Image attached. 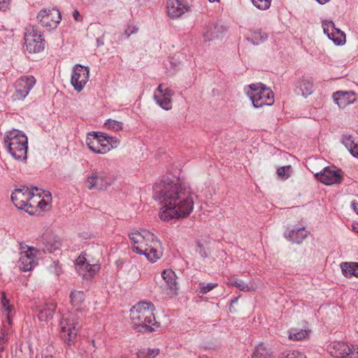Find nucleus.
Wrapping results in <instances>:
<instances>
[{
  "label": "nucleus",
  "instance_id": "22",
  "mask_svg": "<svg viewBox=\"0 0 358 358\" xmlns=\"http://www.w3.org/2000/svg\"><path fill=\"white\" fill-rule=\"evenodd\" d=\"M56 304L53 302L45 303V306L37 310V315L41 321H48L52 318L56 310Z\"/></svg>",
  "mask_w": 358,
  "mask_h": 358
},
{
  "label": "nucleus",
  "instance_id": "48",
  "mask_svg": "<svg viewBox=\"0 0 358 358\" xmlns=\"http://www.w3.org/2000/svg\"><path fill=\"white\" fill-rule=\"evenodd\" d=\"M10 0H0V10H6L9 5Z\"/></svg>",
  "mask_w": 358,
  "mask_h": 358
},
{
  "label": "nucleus",
  "instance_id": "29",
  "mask_svg": "<svg viewBox=\"0 0 358 358\" xmlns=\"http://www.w3.org/2000/svg\"><path fill=\"white\" fill-rule=\"evenodd\" d=\"M299 90L301 95L304 97L311 94L314 91L312 81L308 79L303 78L299 84Z\"/></svg>",
  "mask_w": 358,
  "mask_h": 358
},
{
  "label": "nucleus",
  "instance_id": "12",
  "mask_svg": "<svg viewBox=\"0 0 358 358\" xmlns=\"http://www.w3.org/2000/svg\"><path fill=\"white\" fill-rule=\"evenodd\" d=\"M37 19L42 26L49 28L56 27L61 21V15L57 9H43L38 15Z\"/></svg>",
  "mask_w": 358,
  "mask_h": 358
},
{
  "label": "nucleus",
  "instance_id": "38",
  "mask_svg": "<svg viewBox=\"0 0 358 358\" xmlns=\"http://www.w3.org/2000/svg\"><path fill=\"white\" fill-rule=\"evenodd\" d=\"M279 358H306V356L297 351H285Z\"/></svg>",
  "mask_w": 358,
  "mask_h": 358
},
{
  "label": "nucleus",
  "instance_id": "36",
  "mask_svg": "<svg viewBox=\"0 0 358 358\" xmlns=\"http://www.w3.org/2000/svg\"><path fill=\"white\" fill-rule=\"evenodd\" d=\"M218 285L217 283L210 282L208 284H205L204 282H200L199 284V287L200 289L199 292L204 294H207L214 288L217 287Z\"/></svg>",
  "mask_w": 358,
  "mask_h": 358
},
{
  "label": "nucleus",
  "instance_id": "61",
  "mask_svg": "<svg viewBox=\"0 0 358 358\" xmlns=\"http://www.w3.org/2000/svg\"><path fill=\"white\" fill-rule=\"evenodd\" d=\"M211 3H214V2H216V1H219V0H208Z\"/></svg>",
  "mask_w": 358,
  "mask_h": 358
},
{
  "label": "nucleus",
  "instance_id": "42",
  "mask_svg": "<svg viewBox=\"0 0 358 358\" xmlns=\"http://www.w3.org/2000/svg\"><path fill=\"white\" fill-rule=\"evenodd\" d=\"M50 200V196L46 197V196H45V194H43L42 199H41V200L39 201L40 205H38L37 206V208H39L41 210H45L46 207L49 204Z\"/></svg>",
  "mask_w": 358,
  "mask_h": 358
},
{
  "label": "nucleus",
  "instance_id": "44",
  "mask_svg": "<svg viewBox=\"0 0 358 358\" xmlns=\"http://www.w3.org/2000/svg\"><path fill=\"white\" fill-rule=\"evenodd\" d=\"M138 28L136 26H128L124 30V35L128 38L131 34L137 33Z\"/></svg>",
  "mask_w": 358,
  "mask_h": 358
},
{
  "label": "nucleus",
  "instance_id": "9",
  "mask_svg": "<svg viewBox=\"0 0 358 358\" xmlns=\"http://www.w3.org/2000/svg\"><path fill=\"white\" fill-rule=\"evenodd\" d=\"M40 255V249L28 247L27 250H22L19 259V268L24 272L32 270L38 264L37 256Z\"/></svg>",
  "mask_w": 358,
  "mask_h": 358
},
{
  "label": "nucleus",
  "instance_id": "4",
  "mask_svg": "<svg viewBox=\"0 0 358 358\" xmlns=\"http://www.w3.org/2000/svg\"><path fill=\"white\" fill-rule=\"evenodd\" d=\"M4 144L13 158L22 161L27 159L28 138L22 131L16 129L8 131L4 138Z\"/></svg>",
  "mask_w": 358,
  "mask_h": 358
},
{
  "label": "nucleus",
  "instance_id": "15",
  "mask_svg": "<svg viewBox=\"0 0 358 358\" xmlns=\"http://www.w3.org/2000/svg\"><path fill=\"white\" fill-rule=\"evenodd\" d=\"M315 177L321 182L327 185L340 183L342 180L336 167H326L322 171L317 173Z\"/></svg>",
  "mask_w": 358,
  "mask_h": 358
},
{
  "label": "nucleus",
  "instance_id": "49",
  "mask_svg": "<svg viewBox=\"0 0 358 358\" xmlns=\"http://www.w3.org/2000/svg\"><path fill=\"white\" fill-rule=\"evenodd\" d=\"M197 245H198L199 249L196 250V252L200 254L201 257H203V258L207 257L208 255H207L204 248L202 247V245L199 243H198Z\"/></svg>",
  "mask_w": 358,
  "mask_h": 358
},
{
  "label": "nucleus",
  "instance_id": "20",
  "mask_svg": "<svg viewBox=\"0 0 358 358\" xmlns=\"http://www.w3.org/2000/svg\"><path fill=\"white\" fill-rule=\"evenodd\" d=\"M352 346H350L343 342L334 343L331 348V354L337 358H345L350 356Z\"/></svg>",
  "mask_w": 358,
  "mask_h": 358
},
{
  "label": "nucleus",
  "instance_id": "40",
  "mask_svg": "<svg viewBox=\"0 0 358 358\" xmlns=\"http://www.w3.org/2000/svg\"><path fill=\"white\" fill-rule=\"evenodd\" d=\"M323 31L329 37L331 32L336 29L335 25L332 21H325L322 23Z\"/></svg>",
  "mask_w": 358,
  "mask_h": 358
},
{
  "label": "nucleus",
  "instance_id": "8",
  "mask_svg": "<svg viewBox=\"0 0 358 358\" xmlns=\"http://www.w3.org/2000/svg\"><path fill=\"white\" fill-rule=\"evenodd\" d=\"M89 78V67L80 64H76L72 70L71 83L74 90L80 92L88 82Z\"/></svg>",
  "mask_w": 358,
  "mask_h": 358
},
{
  "label": "nucleus",
  "instance_id": "56",
  "mask_svg": "<svg viewBox=\"0 0 358 358\" xmlns=\"http://www.w3.org/2000/svg\"><path fill=\"white\" fill-rule=\"evenodd\" d=\"M319 3L324 4L325 3H327L330 0H316Z\"/></svg>",
  "mask_w": 358,
  "mask_h": 358
},
{
  "label": "nucleus",
  "instance_id": "32",
  "mask_svg": "<svg viewBox=\"0 0 358 358\" xmlns=\"http://www.w3.org/2000/svg\"><path fill=\"white\" fill-rule=\"evenodd\" d=\"M329 38L332 40L336 44L340 45L345 42V35L343 31L336 28L334 31L331 32Z\"/></svg>",
  "mask_w": 358,
  "mask_h": 358
},
{
  "label": "nucleus",
  "instance_id": "41",
  "mask_svg": "<svg viewBox=\"0 0 358 358\" xmlns=\"http://www.w3.org/2000/svg\"><path fill=\"white\" fill-rule=\"evenodd\" d=\"M238 289L243 292H251L255 291V287L253 286H249L248 284L245 283L244 282L240 280V283L238 284Z\"/></svg>",
  "mask_w": 358,
  "mask_h": 358
},
{
  "label": "nucleus",
  "instance_id": "52",
  "mask_svg": "<svg viewBox=\"0 0 358 358\" xmlns=\"http://www.w3.org/2000/svg\"><path fill=\"white\" fill-rule=\"evenodd\" d=\"M72 15L76 21L81 22L83 20V18L78 10H74Z\"/></svg>",
  "mask_w": 358,
  "mask_h": 358
},
{
  "label": "nucleus",
  "instance_id": "47",
  "mask_svg": "<svg viewBox=\"0 0 358 358\" xmlns=\"http://www.w3.org/2000/svg\"><path fill=\"white\" fill-rule=\"evenodd\" d=\"M98 137H99V139H100V145H108L107 143V139H106V135L103 134V133H100V132H96Z\"/></svg>",
  "mask_w": 358,
  "mask_h": 358
},
{
  "label": "nucleus",
  "instance_id": "55",
  "mask_svg": "<svg viewBox=\"0 0 358 358\" xmlns=\"http://www.w3.org/2000/svg\"><path fill=\"white\" fill-rule=\"evenodd\" d=\"M157 92H159V95H162L164 92V90H162V85H159L157 89V91H156V94Z\"/></svg>",
  "mask_w": 358,
  "mask_h": 358
},
{
  "label": "nucleus",
  "instance_id": "50",
  "mask_svg": "<svg viewBox=\"0 0 358 358\" xmlns=\"http://www.w3.org/2000/svg\"><path fill=\"white\" fill-rule=\"evenodd\" d=\"M173 95V92L170 89H166L164 90L162 96L166 97L169 99H171L172 96Z\"/></svg>",
  "mask_w": 358,
  "mask_h": 358
},
{
  "label": "nucleus",
  "instance_id": "25",
  "mask_svg": "<svg viewBox=\"0 0 358 358\" xmlns=\"http://www.w3.org/2000/svg\"><path fill=\"white\" fill-rule=\"evenodd\" d=\"M343 143L352 156L358 157V143L355 142V140L351 135L344 136L343 138Z\"/></svg>",
  "mask_w": 358,
  "mask_h": 358
},
{
  "label": "nucleus",
  "instance_id": "14",
  "mask_svg": "<svg viewBox=\"0 0 358 358\" xmlns=\"http://www.w3.org/2000/svg\"><path fill=\"white\" fill-rule=\"evenodd\" d=\"M31 196V187H22V188L15 189L11 194V200L14 205L20 209H24L26 211L29 199Z\"/></svg>",
  "mask_w": 358,
  "mask_h": 358
},
{
  "label": "nucleus",
  "instance_id": "60",
  "mask_svg": "<svg viewBox=\"0 0 358 358\" xmlns=\"http://www.w3.org/2000/svg\"><path fill=\"white\" fill-rule=\"evenodd\" d=\"M3 350V344H1L0 343V350Z\"/></svg>",
  "mask_w": 358,
  "mask_h": 358
},
{
  "label": "nucleus",
  "instance_id": "21",
  "mask_svg": "<svg viewBox=\"0 0 358 358\" xmlns=\"http://www.w3.org/2000/svg\"><path fill=\"white\" fill-rule=\"evenodd\" d=\"M31 196L29 199V203L27 204V207L30 208H37L38 205H40V200L43 196V194H45L46 197H50L51 196L49 192H45L42 189H39L37 187H31Z\"/></svg>",
  "mask_w": 358,
  "mask_h": 358
},
{
  "label": "nucleus",
  "instance_id": "54",
  "mask_svg": "<svg viewBox=\"0 0 358 358\" xmlns=\"http://www.w3.org/2000/svg\"><path fill=\"white\" fill-rule=\"evenodd\" d=\"M240 283V280H231L229 284L231 286H234L238 288V284Z\"/></svg>",
  "mask_w": 358,
  "mask_h": 358
},
{
  "label": "nucleus",
  "instance_id": "45",
  "mask_svg": "<svg viewBox=\"0 0 358 358\" xmlns=\"http://www.w3.org/2000/svg\"><path fill=\"white\" fill-rule=\"evenodd\" d=\"M159 353V349H149L147 352V358H155Z\"/></svg>",
  "mask_w": 358,
  "mask_h": 358
},
{
  "label": "nucleus",
  "instance_id": "33",
  "mask_svg": "<svg viewBox=\"0 0 358 358\" xmlns=\"http://www.w3.org/2000/svg\"><path fill=\"white\" fill-rule=\"evenodd\" d=\"M267 38L268 35L266 33L262 31H256L253 33L252 37L251 38H248V41H250L254 45H258L259 43L266 40Z\"/></svg>",
  "mask_w": 358,
  "mask_h": 358
},
{
  "label": "nucleus",
  "instance_id": "11",
  "mask_svg": "<svg viewBox=\"0 0 358 358\" xmlns=\"http://www.w3.org/2000/svg\"><path fill=\"white\" fill-rule=\"evenodd\" d=\"M100 269V265L97 261L90 259L89 256H80L76 259V270L78 272L85 276H92Z\"/></svg>",
  "mask_w": 358,
  "mask_h": 358
},
{
  "label": "nucleus",
  "instance_id": "16",
  "mask_svg": "<svg viewBox=\"0 0 358 358\" xmlns=\"http://www.w3.org/2000/svg\"><path fill=\"white\" fill-rule=\"evenodd\" d=\"M167 10L171 17H178L189 10V6L184 0H168Z\"/></svg>",
  "mask_w": 358,
  "mask_h": 358
},
{
  "label": "nucleus",
  "instance_id": "39",
  "mask_svg": "<svg viewBox=\"0 0 358 358\" xmlns=\"http://www.w3.org/2000/svg\"><path fill=\"white\" fill-rule=\"evenodd\" d=\"M278 176L283 179H287L291 174V166H285L278 169Z\"/></svg>",
  "mask_w": 358,
  "mask_h": 358
},
{
  "label": "nucleus",
  "instance_id": "3",
  "mask_svg": "<svg viewBox=\"0 0 358 358\" xmlns=\"http://www.w3.org/2000/svg\"><path fill=\"white\" fill-rule=\"evenodd\" d=\"M154 305L148 302H139L130 310V317L138 331L151 332L157 324L154 315Z\"/></svg>",
  "mask_w": 358,
  "mask_h": 358
},
{
  "label": "nucleus",
  "instance_id": "19",
  "mask_svg": "<svg viewBox=\"0 0 358 358\" xmlns=\"http://www.w3.org/2000/svg\"><path fill=\"white\" fill-rule=\"evenodd\" d=\"M333 99L341 108H344L348 105L354 103L355 94L352 92L338 91L333 94Z\"/></svg>",
  "mask_w": 358,
  "mask_h": 358
},
{
  "label": "nucleus",
  "instance_id": "1",
  "mask_svg": "<svg viewBox=\"0 0 358 358\" xmlns=\"http://www.w3.org/2000/svg\"><path fill=\"white\" fill-rule=\"evenodd\" d=\"M153 192V198L162 206L159 217L164 221L186 217L193 210V197L191 191L185 185L164 180L156 184Z\"/></svg>",
  "mask_w": 358,
  "mask_h": 358
},
{
  "label": "nucleus",
  "instance_id": "37",
  "mask_svg": "<svg viewBox=\"0 0 358 358\" xmlns=\"http://www.w3.org/2000/svg\"><path fill=\"white\" fill-rule=\"evenodd\" d=\"M252 4L260 10H266L270 7L271 0H250Z\"/></svg>",
  "mask_w": 358,
  "mask_h": 358
},
{
  "label": "nucleus",
  "instance_id": "59",
  "mask_svg": "<svg viewBox=\"0 0 358 358\" xmlns=\"http://www.w3.org/2000/svg\"><path fill=\"white\" fill-rule=\"evenodd\" d=\"M7 320H8V322L9 324H11V320H10V317L9 316L7 317Z\"/></svg>",
  "mask_w": 358,
  "mask_h": 358
},
{
  "label": "nucleus",
  "instance_id": "28",
  "mask_svg": "<svg viewBox=\"0 0 358 358\" xmlns=\"http://www.w3.org/2000/svg\"><path fill=\"white\" fill-rule=\"evenodd\" d=\"M308 236V231L304 228H300L296 230H291L289 232V240L296 243H300Z\"/></svg>",
  "mask_w": 358,
  "mask_h": 358
},
{
  "label": "nucleus",
  "instance_id": "43",
  "mask_svg": "<svg viewBox=\"0 0 358 358\" xmlns=\"http://www.w3.org/2000/svg\"><path fill=\"white\" fill-rule=\"evenodd\" d=\"M106 139H107L106 143H108V145L110 147V149L113 148H116L120 144V141L115 137L106 136Z\"/></svg>",
  "mask_w": 358,
  "mask_h": 358
},
{
  "label": "nucleus",
  "instance_id": "53",
  "mask_svg": "<svg viewBox=\"0 0 358 358\" xmlns=\"http://www.w3.org/2000/svg\"><path fill=\"white\" fill-rule=\"evenodd\" d=\"M352 208L354 210V211L358 214V202L353 201L351 203Z\"/></svg>",
  "mask_w": 358,
  "mask_h": 358
},
{
  "label": "nucleus",
  "instance_id": "27",
  "mask_svg": "<svg viewBox=\"0 0 358 358\" xmlns=\"http://www.w3.org/2000/svg\"><path fill=\"white\" fill-rule=\"evenodd\" d=\"M310 333V329H299L297 328H292L289 330V338L294 341H301L308 338Z\"/></svg>",
  "mask_w": 358,
  "mask_h": 358
},
{
  "label": "nucleus",
  "instance_id": "6",
  "mask_svg": "<svg viewBox=\"0 0 358 358\" xmlns=\"http://www.w3.org/2000/svg\"><path fill=\"white\" fill-rule=\"evenodd\" d=\"M247 94L255 108L271 106L274 102V96L270 88L261 83L251 84L248 86Z\"/></svg>",
  "mask_w": 358,
  "mask_h": 358
},
{
  "label": "nucleus",
  "instance_id": "13",
  "mask_svg": "<svg viewBox=\"0 0 358 358\" xmlns=\"http://www.w3.org/2000/svg\"><path fill=\"white\" fill-rule=\"evenodd\" d=\"M36 83L34 76H22L15 83V92L13 94L15 100L25 98Z\"/></svg>",
  "mask_w": 358,
  "mask_h": 358
},
{
  "label": "nucleus",
  "instance_id": "58",
  "mask_svg": "<svg viewBox=\"0 0 358 358\" xmlns=\"http://www.w3.org/2000/svg\"><path fill=\"white\" fill-rule=\"evenodd\" d=\"M36 358H52L51 356H47V355H38Z\"/></svg>",
  "mask_w": 358,
  "mask_h": 358
},
{
  "label": "nucleus",
  "instance_id": "7",
  "mask_svg": "<svg viewBox=\"0 0 358 358\" xmlns=\"http://www.w3.org/2000/svg\"><path fill=\"white\" fill-rule=\"evenodd\" d=\"M113 182V177L102 170L94 169L87 176L85 184L89 190L105 191Z\"/></svg>",
  "mask_w": 358,
  "mask_h": 358
},
{
  "label": "nucleus",
  "instance_id": "23",
  "mask_svg": "<svg viewBox=\"0 0 358 358\" xmlns=\"http://www.w3.org/2000/svg\"><path fill=\"white\" fill-rule=\"evenodd\" d=\"M227 31V27H224L221 24H216L213 27H210L208 29L203 36L205 41H211L215 38H219L222 34Z\"/></svg>",
  "mask_w": 358,
  "mask_h": 358
},
{
  "label": "nucleus",
  "instance_id": "31",
  "mask_svg": "<svg viewBox=\"0 0 358 358\" xmlns=\"http://www.w3.org/2000/svg\"><path fill=\"white\" fill-rule=\"evenodd\" d=\"M154 99L157 103L163 109L168 110L171 108V99L162 96V95H158L156 93L154 94Z\"/></svg>",
  "mask_w": 358,
  "mask_h": 358
},
{
  "label": "nucleus",
  "instance_id": "18",
  "mask_svg": "<svg viewBox=\"0 0 358 358\" xmlns=\"http://www.w3.org/2000/svg\"><path fill=\"white\" fill-rule=\"evenodd\" d=\"M162 278L165 283L164 289L170 291L167 292V294L171 293L173 294H177V291L178 290L179 287L176 281L177 278L175 272L170 269L164 270L162 273Z\"/></svg>",
  "mask_w": 358,
  "mask_h": 358
},
{
  "label": "nucleus",
  "instance_id": "10",
  "mask_svg": "<svg viewBox=\"0 0 358 358\" xmlns=\"http://www.w3.org/2000/svg\"><path fill=\"white\" fill-rule=\"evenodd\" d=\"M26 49L29 52H40L44 48V40L41 33L32 27L27 29L24 35Z\"/></svg>",
  "mask_w": 358,
  "mask_h": 358
},
{
  "label": "nucleus",
  "instance_id": "57",
  "mask_svg": "<svg viewBox=\"0 0 358 358\" xmlns=\"http://www.w3.org/2000/svg\"><path fill=\"white\" fill-rule=\"evenodd\" d=\"M6 342V340L4 338V335H2L0 336V343L1 344H3Z\"/></svg>",
  "mask_w": 358,
  "mask_h": 358
},
{
  "label": "nucleus",
  "instance_id": "62",
  "mask_svg": "<svg viewBox=\"0 0 358 358\" xmlns=\"http://www.w3.org/2000/svg\"><path fill=\"white\" fill-rule=\"evenodd\" d=\"M76 358H82L80 356H78Z\"/></svg>",
  "mask_w": 358,
  "mask_h": 358
},
{
  "label": "nucleus",
  "instance_id": "35",
  "mask_svg": "<svg viewBox=\"0 0 358 358\" xmlns=\"http://www.w3.org/2000/svg\"><path fill=\"white\" fill-rule=\"evenodd\" d=\"M122 122L113 120H108L105 122V126L110 129L114 130V131H119L122 129Z\"/></svg>",
  "mask_w": 358,
  "mask_h": 358
},
{
  "label": "nucleus",
  "instance_id": "5",
  "mask_svg": "<svg viewBox=\"0 0 358 358\" xmlns=\"http://www.w3.org/2000/svg\"><path fill=\"white\" fill-rule=\"evenodd\" d=\"M59 326L61 337L69 345L66 350V355L68 358H72L74 351L71 348V345L76 338L78 330L80 327L78 316L75 313L68 314L62 317Z\"/></svg>",
  "mask_w": 358,
  "mask_h": 358
},
{
  "label": "nucleus",
  "instance_id": "34",
  "mask_svg": "<svg viewBox=\"0 0 358 358\" xmlns=\"http://www.w3.org/2000/svg\"><path fill=\"white\" fill-rule=\"evenodd\" d=\"M71 301L73 306H78L84 301V293L80 291H73L71 294Z\"/></svg>",
  "mask_w": 358,
  "mask_h": 358
},
{
  "label": "nucleus",
  "instance_id": "24",
  "mask_svg": "<svg viewBox=\"0 0 358 358\" xmlns=\"http://www.w3.org/2000/svg\"><path fill=\"white\" fill-rule=\"evenodd\" d=\"M341 268L343 275L346 277L354 275L358 277V263L343 262Z\"/></svg>",
  "mask_w": 358,
  "mask_h": 358
},
{
  "label": "nucleus",
  "instance_id": "2",
  "mask_svg": "<svg viewBox=\"0 0 358 358\" xmlns=\"http://www.w3.org/2000/svg\"><path fill=\"white\" fill-rule=\"evenodd\" d=\"M129 238L134 244L133 251L144 255L150 262H156L162 255L161 243L150 231H134L129 234Z\"/></svg>",
  "mask_w": 358,
  "mask_h": 358
},
{
  "label": "nucleus",
  "instance_id": "17",
  "mask_svg": "<svg viewBox=\"0 0 358 358\" xmlns=\"http://www.w3.org/2000/svg\"><path fill=\"white\" fill-rule=\"evenodd\" d=\"M86 143L90 150L98 154H105L110 150L108 145H100V139L96 132L88 134Z\"/></svg>",
  "mask_w": 358,
  "mask_h": 358
},
{
  "label": "nucleus",
  "instance_id": "51",
  "mask_svg": "<svg viewBox=\"0 0 358 358\" xmlns=\"http://www.w3.org/2000/svg\"><path fill=\"white\" fill-rule=\"evenodd\" d=\"M350 358H358V345L352 346Z\"/></svg>",
  "mask_w": 358,
  "mask_h": 358
},
{
  "label": "nucleus",
  "instance_id": "46",
  "mask_svg": "<svg viewBox=\"0 0 358 358\" xmlns=\"http://www.w3.org/2000/svg\"><path fill=\"white\" fill-rule=\"evenodd\" d=\"M8 301L6 299L5 294L3 293L2 296H1V304H2L3 307L6 309V310L10 311V306H8Z\"/></svg>",
  "mask_w": 358,
  "mask_h": 358
},
{
  "label": "nucleus",
  "instance_id": "26",
  "mask_svg": "<svg viewBox=\"0 0 358 358\" xmlns=\"http://www.w3.org/2000/svg\"><path fill=\"white\" fill-rule=\"evenodd\" d=\"M44 246L41 247L39 246L37 248L38 249H40V252L43 251V252H55L57 250L59 249L61 246V243L59 240H56L55 238H50L49 240H47L45 243H43Z\"/></svg>",
  "mask_w": 358,
  "mask_h": 358
},
{
  "label": "nucleus",
  "instance_id": "30",
  "mask_svg": "<svg viewBox=\"0 0 358 358\" xmlns=\"http://www.w3.org/2000/svg\"><path fill=\"white\" fill-rule=\"evenodd\" d=\"M252 358H272V352L264 344H259L253 352Z\"/></svg>",
  "mask_w": 358,
  "mask_h": 358
}]
</instances>
